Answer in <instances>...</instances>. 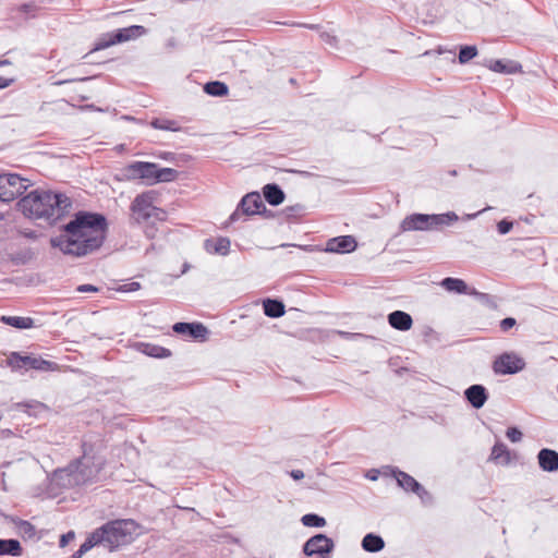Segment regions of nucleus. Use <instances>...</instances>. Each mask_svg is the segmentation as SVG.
I'll return each instance as SVG.
<instances>
[{"label":"nucleus","instance_id":"nucleus-11","mask_svg":"<svg viewBox=\"0 0 558 558\" xmlns=\"http://www.w3.org/2000/svg\"><path fill=\"white\" fill-rule=\"evenodd\" d=\"M525 361L513 352H505L493 362L496 375H513L525 368Z\"/></svg>","mask_w":558,"mask_h":558},{"label":"nucleus","instance_id":"nucleus-49","mask_svg":"<svg viewBox=\"0 0 558 558\" xmlns=\"http://www.w3.org/2000/svg\"><path fill=\"white\" fill-rule=\"evenodd\" d=\"M322 38L324 41H326L330 45L336 44V41H337V38L328 33H323Z\"/></svg>","mask_w":558,"mask_h":558},{"label":"nucleus","instance_id":"nucleus-54","mask_svg":"<svg viewBox=\"0 0 558 558\" xmlns=\"http://www.w3.org/2000/svg\"><path fill=\"white\" fill-rule=\"evenodd\" d=\"M9 63H10V62H9L8 60H2V61H0V66L5 65V64H9Z\"/></svg>","mask_w":558,"mask_h":558},{"label":"nucleus","instance_id":"nucleus-59","mask_svg":"<svg viewBox=\"0 0 558 558\" xmlns=\"http://www.w3.org/2000/svg\"><path fill=\"white\" fill-rule=\"evenodd\" d=\"M3 219V216L0 214V221Z\"/></svg>","mask_w":558,"mask_h":558},{"label":"nucleus","instance_id":"nucleus-14","mask_svg":"<svg viewBox=\"0 0 558 558\" xmlns=\"http://www.w3.org/2000/svg\"><path fill=\"white\" fill-rule=\"evenodd\" d=\"M178 335L187 336L195 340H204L208 335V329L202 323H175L172 327Z\"/></svg>","mask_w":558,"mask_h":558},{"label":"nucleus","instance_id":"nucleus-33","mask_svg":"<svg viewBox=\"0 0 558 558\" xmlns=\"http://www.w3.org/2000/svg\"><path fill=\"white\" fill-rule=\"evenodd\" d=\"M179 177V172L172 168H160L157 167V173L155 177V183L159 182H172L177 180Z\"/></svg>","mask_w":558,"mask_h":558},{"label":"nucleus","instance_id":"nucleus-25","mask_svg":"<svg viewBox=\"0 0 558 558\" xmlns=\"http://www.w3.org/2000/svg\"><path fill=\"white\" fill-rule=\"evenodd\" d=\"M264 314L270 318H279L284 315L286 307L282 301L266 299L263 301Z\"/></svg>","mask_w":558,"mask_h":558},{"label":"nucleus","instance_id":"nucleus-43","mask_svg":"<svg viewBox=\"0 0 558 558\" xmlns=\"http://www.w3.org/2000/svg\"><path fill=\"white\" fill-rule=\"evenodd\" d=\"M304 210V207L300 204H296L294 206H289L284 209L288 217H295L300 215Z\"/></svg>","mask_w":558,"mask_h":558},{"label":"nucleus","instance_id":"nucleus-23","mask_svg":"<svg viewBox=\"0 0 558 558\" xmlns=\"http://www.w3.org/2000/svg\"><path fill=\"white\" fill-rule=\"evenodd\" d=\"M440 284L449 292H454L459 294H480L475 289L469 291L465 281L459 278L447 277L442 279Z\"/></svg>","mask_w":558,"mask_h":558},{"label":"nucleus","instance_id":"nucleus-45","mask_svg":"<svg viewBox=\"0 0 558 558\" xmlns=\"http://www.w3.org/2000/svg\"><path fill=\"white\" fill-rule=\"evenodd\" d=\"M145 225L144 233L148 239H155L157 235V228L154 226V223H149V221Z\"/></svg>","mask_w":558,"mask_h":558},{"label":"nucleus","instance_id":"nucleus-13","mask_svg":"<svg viewBox=\"0 0 558 558\" xmlns=\"http://www.w3.org/2000/svg\"><path fill=\"white\" fill-rule=\"evenodd\" d=\"M155 199L156 192L154 191L144 192L134 198L131 204V210L137 223H147L150 220Z\"/></svg>","mask_w":558,"mask_h":558},{"label":"nucleus","instance_id":"nucleus-7","mask_svg":"<svg viewBox=\"0 0 558 558\" xmlns=\"http://www.w3.org/2000/svg\"><path fill=\"white\" fill-rule=\"evenodd\" d=\"M27 180L16 173L0 174V202L10 203L27 190Z\"/></svg>","mask_w":558,"mask_h":558},{"label":"nucleus","instance_id":"nucleus-46","mask_svg":"<svg viewBox=\"0 0 558 558\" xmlns=\"http://www.w3.org/2000/svg\"><path fill=\"white\" fill-rule=\"evenodd\" d=\"M77 292L86 293V292H98L99 289L93 284H81L76 288Z\"/></svg>","mask_w":558,"mask_h":558},{"label":"nucleus","instance_id":"nucleus-26","mask_svg":"<svg viewBox=\"0 0 558 558\" xmlns=\"http://www.w3.org/2000/svg\"><path fill=\"white\" fill-rule=\"evenodd\" d=\"M361 546L367 553H378L384 549L385 541L380 535L368 533L363 537Z\"/></svg>","mask_w":558,"mask_h":558},{"label":"nucleus","instance_id":"nucleus-51","mask_svg":"<svg viewBox=\"0 0 558 558\" xmlns=\"http://www.w3.org/2000/svg\"><path fill=\"white\" fill-rule=\"evenodd\" d=\"M420 498H421V500H422L423 502H425L426 500H430V499H432V496H430V494L428 493V495L423 494V495H422V497H420Z\"/></svg>","mask_w":558,"mask_h":558},{"label":"nucleus","instance_id":"nucleus-22","mask_svg":"<svg viewBox=\"0 0 558 558\" xmlns=\"http://www.w3.org/2000/svg\"><path fill=\"white\" fill-rule=\"evenodd\" d=\"M231 242L228 238L207 239L204 243L205 250L210 254L226 256L230 252Z\"/></svg>","mask_w":558,"mask_h":558},{"label":"nucleus","instance_id":"nucleus-18","mask_svg":"<svg viewBox=\"0 0 558 558\" xmlns=\"http://www.w3.org/2000/svg\"><path fill=\"white\" fill-rule=\"evenodd\" d=\"M539 468L546 472L558 470V452L553 449H541L537 454Z\"/></svg>","mask_w":558,"mask_h":558},{"label":"nucleus","instance_id":"nucleus-56","mask_svg":"<svg viewBox=\"0 0 558 558\" xmlns=\"http://www.w3.org/2000/svg\"><path fill=\"white\" fill-rule=\"evenodd\" d=\"M450 174H451V175H457V171H456V170H452V171L450 172Z\"/></svg>","mask_w":558,"mask_h":558},{"label":"nucleus","instance_id":"nucleus-55","mask_svg":"<svg viewBox=\"0 0 558 558\" xmlns=\"http://www.w3.org/2000/svg\"><path fill=\"white\" fill-rule=\"evenodd\" d=\"M307 27H308V28H311V29H315V28H317L318 26H317V25H308Z\"/></svg>","mask_w":558,"mask_h":558},{"label":"nucleus","instance_id":"nucleus-16","mask_svg":"<svg viewBox=\"0 0 558 558\" xmlns=\"http://www.w3.org/2000/svg\"><path fill=\"white\" fill-rule=\"evenodd\" d=\"M357 246L352 235H340L329 239L326 243V252L345 254L353 252Z\"/></svg>","mask_w":558,"mask_h":558},{"label":"nucleus","instance_id":"nucleus-38","mask_svg":"<svg viewBox=\"0 0 558 558\" xmlns=\"http://www.w3.org/2000/svg\"><path fill=\"white\" fill-rule=\"evenodd\" d=\"M506 436L508 439L512 442L521 441L523 434L522 432L517 427H509L506 432Z\"/></svg>","mask_w":558,"mask_h":558},{"label":"nucleus","instance_id":"nucleus-36","mask_svg":"<svg viewBox=\"0 0 558 558\" xmlns=\"http://www.w3.org/2000/svg\"><path fill=\"white\" fill-rule=\"evenodd\" d=\"M95 546V542L92 539L90 535H88L80 548L73 553L72 558H82L84 554L89 551Z\"/></svg>","mask_w":558,"mask_h":558},{"label":"nucleus","instance_id":"nucleus-57","mask_svg":"<svg viewBox=\"0 0 558 558\" xmlns=\"http://www.w3.org/2000/svg\"><path fill=\"white\" fill-rule=\"evenodd\" d=\"M371 478L376 480V476H374V474H371Z\"/></svg>","mask_w":558,"mask_h":558},{"label":"nucleus","instance_id":"nucleus-6","mask_svg":"<svg viewBox=\"0 0 558 558\" xmlns=\"http://www.w3.org/2000/svg\"><path fill=\"white\" fill-rule=\"evenodd\" d=\"M145 33H146V29L144 26L132 25L129 27L119 28L111 33L102 34L97 38V40L94 45V48L85 57L87 58L93 52L109 48L116 44H120V43H124V41L137 38L138 36L143 35Z\"/></svg>","mask_w":558,"mask_h":558},{"label":"nucleus","instance_id":"nucleus-8","mask_svg":"<svg viewBox=\"0 0 558 558\" xmlns=\"http://www.w3.org/2000/svg\"><path fill=\"white\" fill-rule=\"evenodd\" d=\"M267 208L257 192L247 193L238 204L236 209L229 217V222H235L241 215H265Z\"/></svg>","mask_w":558,"mask_h":558},{"label":"nucleus","instance_id":"nucleus-17","mask_svg":"<svg viewBox=\"0 0 558 558\" xmlns=\"http://www.w3.org/2000/svg\"><path fill=\"white\" fill-rule=\"evenodd\" d=\"M464 398L474 409H481L488 399V392L483 385L475 384L464 390Z\"/></svg>","mask_w":558,"mask_h":558},{"label":"nucleus","instance_id":"nucleus-19","mask_svg":"<svg viewBox=\"0 0 558 558\" xmlns=\"http://www.w3.org/2000/svg\"><path fill=\"white\" fill-rule=\"evenodd\" d=\"M486 66L494 72L502 74L522 72V65L513 60H489Z\"/></svg>","mask_w":558,"mask_h":558},{"label":"nucleus","instance_id":"nucleus-58","mask_svg":"<svg viewBox=\"0 0 558 558\" xmlns=\"http://www.w3.org/2000/svg\"><path fill=\"white\" fill-rule=\"evenodd\" d=\"M371 478L376 480V476H374V474H371Z\"/></svg>","mask_w":558,"mask_h":558},{"label":"nucleus","instance_id":"nucleus-20","mask_svg":"<svg viewBox=\"0 0 558 558\" xmlns=\"http://www.w3.org/2000/svg\"><path fill=\"white\" fill-rule=\"evenodd\" d=\"M388 323L393 329L408 331L413 325V319L407 312L393 311L388 315Z\"/></svg>","mask_w":558,"mask_h":558},{"label":"nucleus","instance_id":"nucleus-44","mask_svg":"<svg viewBox=\"0 0 558 558\" xmlns=\"http://www.w3.org/2000/svg\"><path fill=\"white\" fill-rule=\"evenodd\" d=\"M75 537V533L73 531H69L65 534H62L59 541L60 547H65Z\"/></svg>","mask_w":558,"mask_h":558},{"label":"nucleus","instance_id":"nucleus-52","mask_svg":"<svg viewBox=\"0 0 558 558\" xmlns=\"http://www.w3.org/2000/svg\"><path fill=\"white\" fill-rule=\"evenodd\" d=\"M156 250V246L155 244H151L147 250H146V254H149L150 251H155Z\"/></svg>","mask_w":558,"mask_h":558},{"label":"nucleus","instance_id":"nucleus-39","mask_svg":"<svg viewBox=\"0 0 558 558\" xmlns=\"http://www.w3.org/2000/svg\"><path fill=\"white\" fill-rule=\"evenodd\" d=\"M513 227L512 221H509L507 219H502L497 223V230L500 234H507L511 231Z\"/></svg>","mask_w":558,"mask_h":558},{"label":"nucleus","instance_id":"nucleus-47","mask_svg":"<svg viewBox=\"0 0 558 558\" xmlns=\"http://www.w3.org/2000/svg\"><path fill=\"white\" fill-rule=\"evenodd\" d=\"M342 337H344L345 339H355V338H362L364 337L363 333H352V332H345V331H340L339 332Z\"/></svg>","mask_w":558,"mask_h":558},{"label":"nucleus","instance_id":"nucleus-35","mask_svg":"<svg viewBox=\"0 0 558 558\" xmlns=\"http://www.w3.org/2000/svg\"><path fill=\"white\" fill-rule=\"evenodd\" d=\"M476 56L477 48L475 46H461L458 59L461 64H465Z\"/></svg>","mask_w":558,"mask_h":558},{"label":"nucleus","instance_id":"nucleus-5","mask_svg":"<svg viewBox=\"0 0 558 558\" xmlns=\"http://www.w3.org/2000/svg\"><path fill=\"white\" fill-rule=\"evenodd\" d=\"M458 220V216L453 211L446 214H411L407 216L400 223V230L407 231H426L438 229L440 226H448Z\"/></svg>","mask_w":558,"mask_h":558},{"label":"nucleus","instance_id":"nucleus-41","mask_svg":"<svg viewBox=\"0 0 558 558\" xmlns=\"http://www.w3.org/2000/svg\"><path fill=\"white\" fill-rule=\"evenodd\" d=\"M166 217H167V213L159 208V207H154V210L150 213V219L153 220H156V221H165L166 220Z\"/></svg>","mask_w":558,"mask_h":558},{"label":"nucleus","instance_id":"nucleus-1","mask_svg":"<svg viewBox=\"0 0 558 558\" xmlns=\"http://www.w3.org/2000/svg\"><path fill=\"white\" fill-rule=\"evenodd\" d=\"M63 233L50 239L52 247L63 254L83 257L99 250L107 236L108 222L105 215L78 210L62 227Z\"/></svg>","mask_w":558,"mask_h":558},{"label":"nucleus","instance_id":"nucleus-9","mask_svg":"<svg viewBox=\"0 0 558 558\" xmlns=\"http://www.w3.org/2000/svg\"><path fill=\"white\" fill-rule=\"evenodd\" d=\"M157 163L148 161H133L122 168L121 172L124 179L132 181L142 179L146 184H155V177L157 173Z\"/></svg>","mask_w":558,"mask_h":558},{"label":"nucleus","instance_id":"nucleus-4","mask_svg":"<svg viewBox=\"0 0 558 558\" xmlns=\"http://www.w3.org/2000/svg\"><path fill=\"white\" fill-rule=\"evenodd\" d=\"M137 523L132 519H120L105 523L89 535L96 546H104L110 551L133 541Z\"/></svg>","mask_w":558,"mask_h":558},{"label":"nucleus","instance_id":"nucleus-10","mask_svg":"<svg viewBox=\"0 0 558 558\" xmlns=\"http://www.w3.org/2000/svg\"><path fill=\"white\" fill-rule=\"evenodd\" d=\"M8 365L12 369H36L49 371L52 368L53 363L46 361L41 357L32 355H21L19 352H11L7 360Z\"/></svg>","mask_w":558,"mask_h":558},{"label":"nucleus","instance_id":"nucleus-42","mask_svg":"<svg viewBox=\"0 0 558 558\" xmlns=\"http://www.w3.org/2000/svg\"><path fill=\"white\" fill-rule=\"evenodd\" d=\"M141 289V284L137 281H132L129 283L122 284L118 290L121 292H134Z\"/></svg>","mask_w":558,"mask_h":558},{"label":"nucleus","instance_id":"nucleus-30","mask_svg":"<svg viewBox=\"0 0 558 558\" xmlns=\"http://www.w3.org/2000/svg\"><path fill=\"white\" fill-rule=\"evenodd\" d=\"M204 92L210 96L223 97L228 95L229 88L223 82L211 81L204 85Z\"/></svg>","mask_w":558,"mask_h":558},{"label":"nucleus","instance_id":"nucleus-21","mask_svg":"<svg viewBox=\"0 0 558 558\" xmlns=\"http://www.w3.org/2000/svg\"><path fill=\"white\" fill-rule=\"evenodd\" d=\"M135 348L138 352L150 357L166 359L172 354L169 349L149 342H137Z\"/></svg>","mask_w":558,"mask_h":558},{"label":"nucleus","instance_id":"nucleus-28","mask_svg":"<svg viewBox=\"0 0 558 558\" xmlns=\"http://www.w3.org/2000/svg\"><path fill=\"white\" fill-rule=\"evenodd\" d=\"M490 460L497 464L508 465L510 463V451L502 442H496L492 448Z\"/></svg>","mask_w":558,"mask_h":558},{"label":"nucleus","instance_id":"nucleus-2","mask_svg":"<svg viewBox=\"0 0 558 558\" xmlns=\"http://www.w3.org/2000/svg\"><path fill=\"white\" fill-rule=\"evenodd\" d=\"M17 207L29 219H44L53 223L69 213L72 199L63 193L36 189L22 197Z\"/></svg>","mask_w":558,"mask_h":558},{"label":"nucleus","instance_id":"nucleus-40","mask_svg":"<svg viewBox=\"0 0 558 558\" xmlns=\"http://www.w3.org/2000/svg\"><path fill=\"white\" fill-rule=\"evenodd\" d=\"M517 325V320L513 317H506L500 320L499 327L504 332L509 331L512 327Z\"/></svg>","mask_w":558,"mask_h":558},{"label":"nucleus","instance_id":"nucleus-24","mask_svg":"<svg viewBox=\"0 0 558 558\" xmlns=\"http://www.w3.org/2000/svg\"><path fill=\"white\" fill-rule=\"evenodd\" d=\"M263 194L266 202L271 206H278L284 201V192L276 183L266 184L263 187Z\"/></svg>","mask_w":558,"mask_h":558},{"label":"nucleus","instance_id":"nucleus-37","mask_svg":"<svg viewBox=\"0 0 558 558\" xmlns=\"http://www.w3.org/2000/svg\"><path fill=\"white\" fill-rule=\"evenodd\" d=\"M19 532L24 537H33L36 533L35 526L28 521L22 520L17 525Z\"/></svg>","mask_w":558,"mask_h":558},{"label":"nucleus","instance_id":"nucleus-12","mask_svg":"<svg viewBox=\"0 0 558 558\" xmlns=\"http://www.w3.org/2000/svg\"><path fill=\"white\" fill-rule=\"evenodd\" d=\"M335 549V542L325 534H316L310 537L303 545V553L308 557L330 558Z\"/></svg>","mask_w":558,"mask_h":558},{"label":"nucleus","instance_id":"nucleus-50","mask_svg":"<svg viewBox=\"0 0 558 558\" xmlns=\"http://www.w3.org/2000/svg\"><path fill=\"white\" fill-rule=\"evenodd\" d=\"M13 83V78L0 76V89L9 87Z\"/></svg>","mask_w":558,"mask_h":558},{"label":"nucleus","instance_id":"nucleus-29","mask_svg":"<svg viewBox=\"0 0 558 558\" xmlns=\"http://www.w3.org/2000/svg\"><path fill=\"white\" fill-rule=\"evenodd\" d=\"M0 322L16 329H28L35 326V322L32 317L3 315L0 317Z\"/></svg>","mask_w":558,"mask_h":558},{"label":"nucleus","instance_id":"nucleus-3","mask_svg":"<svg viewBox=\"0 0 558 558\" xmlns=\"http://www.w3.org/2000/svg\"><path fill=\"white\" fill-rule=\"evenodd\" d=\"M82 457L73 460L64 469L54 471V481L63 487H75L90 484L97 481L104 468V461L90 454L92 446L83 442Z\"/></svg>","mask_w":558,"mask_h":558},{"label":"nucleus","instance_id":"nucleus-48","mask_svg":"<svg viewBox=\"0 0 558 558\" xmlns=\"http://www.w3.org/2000/svg\"><path fill=\"white\" fill-rule=\"evenodd\" d=\"M290 476L293 480L299 481V480H302L304 477V472L302 470H292L290 472Z\"/></svg>","mask_w":558,"mask_h":558},{"label":"nucleus","instance_id":"nucleus-34","mask_svg":"<svg viewBox=\"0 0 558 558\" xmlns=\"http://www.w3.org/2000/svg\"><path fill=\"white\" fill-rule=\"evenodd\" d=\"M301 522L303 523V525L310 526V527H323L326 525L325 518H323L316 513L304 514L301 518Z\"/></svg>","mask_w":558,"mask_h":558},{"label":"nucleus","instance_id":"nucleus-15","mask_svg":"<svg viewBox=\"0 0 558 558\" xmlns=\"http://www.w3.org/2000/svg\"><path fill=\"white\" fill-rule=\"evenodd\" d=\"M392 475L398 485L405 492H411L422 497L423 494L428 495V492L410 474L398 469L392 470Z\"/></svg>","mask_w":558,"mask_h":558},{"label":"nucleus","instance_id":"nucleus-53","mask_svg":"<svg viewBox=\"0 0 558 558\" xmlns=\"http://www.w3.org/2000/svg\"><path fill=\"white\" fill-rule=\"evenodd\" d=\"M29 8H31V5H29V4H24V5L22 7L23 11H25V12H27Z\"/></svg>","mask_w":558,"mask_h":558},{"label":"nucleus","instance_id":"nucleus-31","mask_svg":"<svg viewBox=\"0 0 558 558\" xmlns=\"http://www.w3.org/2000/svg\"><path fill=\"white\" fill-rule=\"evenodd\" d=\"M14 408L29 415H37L39 411L46 409V405L40 401L31 400L26 402H17L14 404Z\"/></svg>","mask_w":558,"mask_h":558},{"label":"nucleus","instance_id":"nucleus-27","mask_svg":"<svg viewBox=\"0 0 558 558\" xmlns=\"http://www.w3.org/2000/svg\"><path fill=\"white\" fill-rule=\"evenodd\" d=\"M23 554L21 543L14 538L0 539V556L20 557Z\"/></svg>","mask_w":558,"mask_h":558},{"label":"nucleus","instance_id":"nucleus-32","mask_svg":"<svg viewBox=\"0 0 558 558\" xmlns=\"http://www.w3.org/2000/svg\"><path fill=\"white\" fill-rule=\"evenodd\" d=\"M150 125L156 130L178 132L181 130L180 125L174 120L156 118L150 122Z\"/></svg>","mask_w":558,"mask_h":558}]
</instances>
